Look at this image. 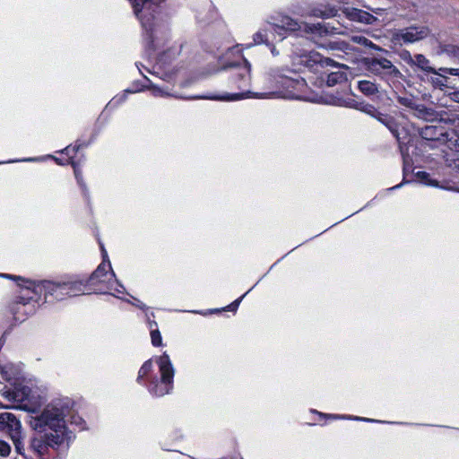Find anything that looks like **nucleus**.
<instances>
[{
	"label": "nucleus",
	"instance_id": "obj_14",
	"mask_svg": "<svg viewBox=\"0 0 459 459\" xmlns=\"http://www.w3.org/2000/svg\"><path fill=\"white\" fill-rule=\"evenodd\" d=\"M403 59L408 65H415L424 72L439 74V73L429 65V60L422 54H416L412 56L408 53V57H404Z\"/></svg>",
	"mask_w": 459,
	"mask_h": 459
},
{
	"label": "nucleus",
	"instance_id": "obj_11",
	"mask_svg": "<svg viewBox=\"0 0 459 459\" xmlns=\"http://www.w3.org/2000/svg\"><path fill=\"white\" fill-rule=\"evenodd\" d=\"M246 65L242 67L234 69L230 76V83L238 89H243L250 82V64L246 60Z\"/></svg>",
	"mask_w": 459,
	"mask_h": 459
},
{
	"label": "nucleus",
	"instance_id": "obj_22",
	"mask_svg": "<svg viewBox=\"0 0 459 459\" xmlns=\"http://www.w3.org/2000/svg\"><path fill=\"white\" fill-rule=\"evenodd\" d=\"M347 81V74L345 72L340 69L335 72H331L327 75L326 83L328 86H334L338 83H342Z\"/></svg>",
	"mask_w": 459,
	"mask_h": 459
},
{
	"label": "nucleus",
	"instance_id": "obj_1",
	"mask_svg": "<svg viewBox=\"0 0 459 459\" xmlns=\"http://www.w3.org/2000/svg\"><path fill=\"white\" fill-rule=\"evenodd\" d=\"M68 413V403L57 401L31 418L30 427L38 433L30 439V446L38 455H47L49 448L56 450L63 446H68L74 440V432L66 425Z\"/></svg>",
	"mask_w": 459,
	"mask_h": 459
},
{
	"label": "nucleus",
	"instance_id": "obj_18",
	"mask_svg": "<svg viewBox=\"0 0 459 459\" xmlns=\"http://www.w3.org/2000/svg\"><path fill=\"white\" fill-rule=\"evenodd\" d=\"M110 268L111 264L109 262H108V264H105L104 262L101 263L87 280L88 283L94 285L98 282L105 281L108 270Z\"/></svg>",
	"mask_w": 459,
	"mask_h": 459
},
{
	"label": "nucleus",
	"instance_id": "obj_43",
	"mask_svg": "<svg viewBox=\"0 0 459 459\" xmlns=\"http://www.w3.org/2000/svg\"><path fill=\"white\" fill-rule=\"evenodd\" d=\"M272 53L273 56H277L279 54L274 48H272Z\"/></svg>",
	"mask_w": 459,
	"mask_h": 459
},
{
	"label": "nucleus",
	"instance_id": "obj_23",
	"mask_svg": "<svg viewBox=\"0 0 459 459\" xmlns=\"http://www.w3.org/2000/svg\"><path fill=\"white\" fill-rule=\"evenodd\" d=\"M397 102L400 105L406 107L413 111L415 110L419 104L412 96H399L397 98Z\"/></svg>",
	"mask_w": 459,
	"mask_h": 459
},
{
	"label": "nucleus",
	"instance_id": "obj_24",
	"mask_svg": "<svg viewBox=\"0 0 459 459\" xmlns=\"http://www.w3.org/2000/svg\"><path fill=\"white\" fill-rule=\"evenodd\" d=\"M353 107L374 117H377V115L378 114V111L376 109V108L370 104L356 103L355 105H353Z\"/></svg>",
	"mask_w": 459,
	"mask_h": 459
},
{
	"label": "nucleus",
	"instance_id": "obj_4",
	"mask_svg": "<svg viewBox=\"0 0 459 459\" xmlns=\"http://www.w3.org/2000/svg\"><path fill=\"white\" fill-rule=\"evenodd\" d=\"M87 280H71L68 281L53 282L45 281L39 288L44 290L46 295L55 296L57 299H62L64 296L75 297L86 292Z\"/></svg>",
	"mask_w": 459,
	"mask_h": 459
},
{
	"label": "nucleus",
	"instance_id": "obj_29",
	"mask_svg": "<svg viewBox=\"0 0 459 459\" xmlns=\"http://www.w3.org/2000/svg\"><path fill=\"white\" fill-rule=\"evenodd\" d=\"M151 338L152 345L158 347L161 345V335L158 329H152L151 331Z\"/></svg>",
	"mask_w": 459,
	"mask_h": 459
},
{
	"label": "nucleus",
	"instance_id": "obj_49",
	"mask_svg": "<svg viewBox=\"0 0 459 459\" xmlns=\"http://www.w3.org/2000/svg\"><path fill=\"white\" fill-rule=\"evenodd\" d=\"M458 102H459V98H458Z\"/></svg>",
	"mask_w": 459,
	"mask_h": 459
},
{
	"label": "nucleus",
	"instance_id": "obj_21",
	"mask_svg": "<svg viewBox=\"0 0 459 459\" xmlns=\"http://www.w3.org/2000/svg\"><path fill=\"white\" fill-rule=\"evenodd\" d=\"M359 90L367 96H372L378 92L377 85L370 81L363 80L358 82Z\"/></svg>",
	"mask_w": 459,
	"mask_h": 459
},
{
	"label": "nucleus",
	"instance_id": "obj_28",
	"mask_svg": "<svg viewBox=\"0 0 459 459\" xmlns=\"http://www.w3.org/2000/svg\"><path fill=\"white\" fill-rule=\"evenodd\" d=\"M70 163L72 164V166L74 167V176L77 179V182L78 184L81 186L82 191L84 192V194L86 195L87 193V189H86V186L85 184L82 182V173L81 171L78 169L77 168V165L75 164V162L71 159V161Z\"/></svg>",
	"mask_w": 459,
	"mask_h": 459
},
{
	"label": "nucleus",
	"instance_id": "obj_2",
	"mask_svg": "<svg viewBox=\"0 0 459 459\" xmlns=\"http://www.w3.org/2000/svg\"><path fill=\"white\" fill-rule=\"evenodd\" d=\"M134 13L141 22L150 46L156 47L169 32L165 25L154 22V13L158 9L157 0H130Z\"/></svg>",
	"mask_w": 459,
	"mask_h": 459
},
{
	"label": "nucleus",
	"instance_id": "obj_19",
	"mask_svg": "<svg viewBox=\"0 0 459 459\" xmlns=\"http://www.w3.org/2000/svg\"><path fill=\"white\" fill-rule=\"evenodd\" d=\"M338 10L334 6L326 5L314 8L312 14L316 17L322 19H328L334 17L337 14Z\"/></svg>",
	"mask_w": 459,
	"mask_h": 459
},
{
	"label": "nucleus",
	"instance_id": "obj_32",
	"mask_svg": "<svg viewBox=\"0 0 459 459\" xmlns=\"http://www.w3.org/2000/svg\"><path fill=\"white\" fill-rule=\"evenodd\" d=\"M150 89L152 90V94L155 97H164V96H168L169 95V93L166 92L164 90H162L161 88L157 87V86H155L153 84H152L150 86Z\"/></svg>",
	"mask_w": 459,
	"mask_h": 459
},
{
	"label": "nucleus",
	"instance_id": "obj_36",
	"mask_svg": "<svg viewBox=\"0 0 459 459\" xmlns=\"http://www.w3.org/2000/svg\"><path fill=\"white\" fill-rule=\"evenodd\" d=\"M439 71H443V73H446L452 75L459 76V68H446V67H441L439 68Z\"/></svg>",
	"mask_w": 459,
	"mask_h": 459
},
{
	"label": "nucleus",
	"instance_id": "obj_46",
	"mask_svg": "<svg viewBox=\"0 0 459 459\" xmlns=\"http://www.w3.org/2000/svg\"><path fill=\"white\" fill-rule=\"evenodd\" d=\"M401 186V184L399 185H396L395 186H394L392 189H394V188H399Z\"/></svg>",
	"mask_w": 459,
	"mask_h": 459
},
{
	"label": "nucleus",
	"instance_id": "obj_42",
	"mask_svg": "<svg viewBox=\"0 0 459 459\" xmlns=\"http://www.w3.org/2000/svg\"><path fill=\"white\" fill-rule=\"evenodd\" d=\"M101 251H102L103 257L105 258L107 256V251L105 250L103 246H101Z\"/></svg>",
	"mask_w": 459,
	"mask_h": 459
},
{
	"label": "nucleus",
	"instance_id": "obj_10",
	"mask_svg": "<svg viewBox=\"0 0 459 459\" xmlns=\"http://www.w3.org/2000/svg\"><path fill=\"white\" fill-rule=\"evenodd\" d=\"M274 22L272 23L274 26L275 31L278 30H283L290 32H294L300 30L302 26L305 27V30H307V24H303L297 20L292 19L288 15H278L273 18Z\"/></svg>",
	"mask_w": 459,
	"mask_h": 459
},
{
	"label": "nucleus",
	"instance_id": "obj_31",
	"mask_svg": "<svg viewBox=\"0 0 459 459\" xmlns=\"http://www.w3.org/2000/svg\"><path fill=\"white\" fill-rule=\"evenodd\" d=\"M354 39H356V41L358 43L362 44V45H364L366 47L380 49V48L377 47L371 40L368 39L365 37H356Z\"/></svg>",
	"mask_w": 459,
	"mask_h": 459
},
{
	"label": "nucleus",
	"instance_id": "obj_12",
	"mask_svg": "<svg viewBox=\"0 0 459 459\" xmlns=\"http://www.w3.org/2000/svg\"><path fill=\"white\" fill-rule=\"evenodd\" d=\"M273 92L268 93H253L251 91H247L245 93H236L232 95H225V96H216V95H202V96H195L192 99L195 100H237L243 99L245 97H255V98H268L271 96Z\"/></svg>",
	"mask_w": 459,
	"mask_h": 459
},
{
	"label": "nucleus",
	"instance_id": "obj_6",
	"mask_svg": "<svg viewBox=\"0 0 459 459\" xmlns=\"http://www.w3.org/2000/svg\"><path fill=\"white\" fill-rule=\"evenodd\" d=\"M363 64L369 73L386 81L402 77L400 70L385 57H365Z\"/></svg>",
	"mask_w": 459,
	"mask_h": 459
},
{
	"label": "nucleus",
	"instance_id": "obj_47",
	"mask_svg": "<svg viewBox=\"0 0 459 459\" xmlns=\"http://www.w3.org/2000/svg\"><path fill=\"white\" fill-rule=\"evenodd\" d=\"M455 165L459 167V160L455 161Z\"/></svg>",
	"mask_w": 459,
	"mask_h": 459
},
{
	"label": "nucleus",
	"instance_id": "obj_37",
	"mask_svg": "<svg viewBox=\"0 0 459 459\" xmlns=\"http://www.w3.org/2000/svg\"><path fill=\"white\" fill-rule=\"evenodd\" d=\"M399 131L401 132V134H402L401 135L402 136H406L407 137L405 143H398L399 145H400V148H401V152H403V145H405V144H407L410 142V136L408 135L407 131H406V129L404 127H402V128L399 127Z\"/></svg>",
	"mask_w": 459,
	"mask_h": 459
},
{
	"label": "nucleus",
	"instance_id": "obj_15",
	"mask_svg": "<svg viewBox=\"0 0 459 459\" xmlns=\"http://www.w3.org/2000/svg\"><path fill=\"white\" fill-rule=\"evenodd\" d=\"M375 117L390 130V132L394 134L398 143H405L407 137L401 135L402 134L399 131V126L392 117L383 115L378 112V114Z\"/></svg>",
	"mask_w": 459,
	"mask_h": 459
},
{
	"label": "nucleus",
	"instance_id": "obj_20",
	"mask_svg": "<svg viewBox=\"0 0 459 459\" xmlns=\"http://www.w3.org/2000/svg\"><path fill=\"white\" fill-rule=\"evenodd\" d=\"M420 135L428 141H435L442 134L440 130L434 126H427L419 131Z\"/></svg>",
	"mask_w": 459,
	"mask_h": 459
},
{
	"label": "nucleus",
	"instance_id": "obj_39",
	"mask_svg": "<svg viewBox=\"0 0 459 459\" xmlns=\"http://www.w3.org/2000/svg\"><path fill=\"white\" fill-rule=\"evenodd\" d=\"M80 149V145L74 146L71 148L70 146H67L63 150V152H65L66 154L70 153V151L72 150L74 152H77Z\"/></svg>",
	"mask_w": 459,
	"mask_h": 459
},
{
	"label": "nucleus",
	"instance_id": "obj_13",
	"mask_svg": "<svg viewBox=\"0 0 459 459\" xmlns=\"http://www.w3.org/2000/svg\"><path fill=\"white\" fill-rule=\"evenodd\" d=\"M30 387L26 385H17L13 390L5 391L3 395L11 402L19 403V407L23 409L24 403L30 394Z\"/></svg>",
	"mask_w": 459,
	"mask_h": 459
},
{
	"label": "nucleus",
	"instance_id": "obj_17",
	"mask_svg": "<svg viewBox=\"0 0 459 459\" xmlns=\"http://www.w3.org/2000/svg\"><path fill=\"white\" fill-rule=\"evenodd\" d=\"M347 16L352 21L359 22L366 24H373L377 21V18L371 13L356 8L349 10L347 13Z\"/></svg>",
	"mask_w": 459,
	"mask_h": 459
},
{
	"label": "nucleus",
	"instance_id": "obj_26",
	"mask_svg": "<svg viewBox=\"0 0 459 459\" xmlns=\"http://www.w3.org/2000/svg\"><path fill=\"white\" fill-rule=\"evenodd\" d=\"M416 178L422 183L428 186H437V181L429 178V174L425 171H418L415 174Z\"/></svg>",
	"mask_w": 459,
	"mask_h": 459
},
{
	"label": "nucleus",
	"instance_id": "obj_5",
	"mask_svg": "<svg viewBox=\"0 0 459 459\" xmlns=\"http://www.w3.org/2000/svg\"><path fill=\"white\" fill-rule=\"evenodd\" d=\"M0 431L8 434L17 454L24 456L23 435L21 421L10 412L0 413Z\"/></svg>",
	"mask_w": 459,
	"mask_h": 459
},
{
	"label": "nucleus",
	"instance_id": "obj_40",
	"mask_svg": "<svg viewBox=\"0 0 459 459\" xmlns=\"http://www.w3.org/2000/svg\"><path fill=\"white\" fill-rule=\"evenodd\" d=\"M26 306V303L24 302H19L16 304V307L14 308L15 310H21L22 307H24Z\"/></svg>",
	"mask_w": 459,
	"mask_h": 459
},
{
	"label": "nucleus",
	"instance_id": "obj_3",
	"mask_svg": "<svg viewBox=\"0 0 459 459\" xmlns=\"http://www.w3.org/2000/svg\"><path fill=\"white\" fill-rule=\"evenodd\" d=\"M159 366L160 379L154 377L149 385V391L151 394L156 396H163L169 394L173 388V378L175 375V369L169 359V356L164 352L157 359Z\"/></svg>",
	"mask_w": 459,
	"mask_h": 459
},
{
	"label": "nucleus",
	"instance_id": "obj_44",
	"mask_svg": "<svg viewBox=\"0 0 459 459\" xmlns=\"http://www.w3.org/2000/svg\"><path fill=\"white\" fill-rule=\"evenodd\" d=\"M382 11H383V9L378 8V9H376L374 12H375L376 13H380V12H382Z\"/></svg>",
	"mask_w": 459,
	"mask_h": 459
},
{
	"label": "nucleus",
	"instance_id": "obj_35",
	"mask_svg": "<svg viewBox=\"0 0 459 459\" xmlns=\"http://www.w3.org/2000/svg\"><path fill=\"white\" fill-rule=\"evenodd\" d=\"M244 298V296H241L239 299H236L234 302H232L231 304H230L227 307H226V310L228 311H235L239 303L241 302L242 299Z\"/></svg>",
	"mask_w": 459,
	"mask_h": 459
},
{
	"label": "nucleus",
	"instance_id": "obj_41",
	"mask_svg": "<svg viewBox=\"0 0 459 459\" xmlns=\"http://www.w3.org/2000/svg\"><path fill=\"white\" fill-rule=\"evenodd\" d=\"M2 277L10 278V279H15L16 276L11 275V274H0Z\"/></svg>",
	"mask_w": 459,
	"mask_h": 459
},
{
	"label": "nucleus",
	"instance_id": "obj_16",
	"mask_svg": "<svg viewBox=\"0 0 459 459\" xmlns=\"http://www.w3.org/2000/svg\"><path fill=\"white\" fill-rule=\"evenodd\" d=\"M45 399L38 394L37 391L30 389V394L28 395L23 410L30 412H36L40 406L44 403Z\"/></svg>",
	"mask_w": 459,
	"mask_h": 459
},
{
	"label": "nucleus",
	"instance_id": "obj_34",
	"mask_svg": "<svg viewBox=\"0 0 459 459\" xmlns=\"http://www.w3.org/2000/svg\"><path fill=\"white\" fill-rule=\"evenodd\" d=\"M327 417L329 418H332V419H346V416H340V415H336V414H329V415H326ZM347 419H354V420H364V421H373V420H370V419H368V418H360V417H347Z\"/></svg>",
	"mask_w": 459,
	"mask_h": 459
},
{
	"label": "nucleus",
	"instance_id": "obj_45",
	"mask_svg": "<svg viewBox=\"0 0 459 459\" xmlns=\"http://www.w3.org/2000/svg\"><path fill=\"white\" fill-rule=\"evenodd\" d=\"M152 325H156V322H151V323H150V326H151V328L152 327Z\"/></svg>",
	"mask_w": 459,
	"mask_h": 459
},
{
	"label": "nucleus",
	"instance_id": "obj_7",
	"mask_svg": "<svg viewBox=\"0 0 459 459\" xmlns=\"http://www.w3.org/2000/svg\"><path fill=\"white\" fill-rule=\"evenodd\" d=\"M430 34L429 27L424 25H412L399 30L395 33L396 40L404 44H411L426 39Z\"/></svg>",
	"mask_w": 459,
	"mask_h": 459
},
{
	"label": "nucleus",
	"instance_id": "obj_30",
	"mask_svg": "<svg viewBox=\"0 0 459 459\" xmlns=\"http://www.w3.org/2000/svg\"><path fill=\"white\" fill-rule=\"evenodd\" d=\"M10 445L4 440H0V456L5 457L10 455Z\"/></svg>",
	"mask_w": 459,
	"mask_h": 459
},
{
	"label": "nucleus",
	"instance_id": "obj_48",
	"mask_svg": "<svg viewBox=\"0 0 459 459\" xmlns=\"http://www.w3.org/2000/svg\"><path fill=\"white\" fill-rule=\"evenodd\" d=\"M437 72L440 73L441 71L438 70ZM438 75H441L442 78H445V75H442L441 74H439Z\"/></svg>",
	"mask_w": 459,
	"mask_h": 459
},
{
	"label": "nucleus",
	"instance_id": "obj_27",
	"mask_svg": "<svg viewBox=\"0 0 459 459\" xmlns=\"http://www.w3.org/2000/svg\"><path fill=\"white\" fill-rule=\"evenodd\" d=\"M70 163L72 164V166L74 167V176L77 179V182L78 184L81 186L82 191L84 192V194L86 195L87 193V189H86V186L85 184L82 182V173L81 171L78 169L77 168V165L75 164V162L71 159V161Z\"/></svg>",
	"mask_w": 459,
	"mask_h": 459
},
{
	"label": "nucleus",
	"instance_id": "obj_9",
	"mask_svg": "<svg viewBox=\"0 0 459 459\" xmlns=\"http://www.w3.org/2000/svg\"><path fill=\"white\" fill-rule=\"evenodd\" d=\"M446 114V113L445 111L436 112L433 108H428L422 104H418L417 108L413 112V115L416 117L426 121L439 120L445 123H454V119L450 117H445Z\"/></svg>",
	"mask_w": 459,
	"mask_h": 459
},
{
	"label": "nucleus",
	"instance_id": "obj_8",
	"mask_svg": "<svg viewBox=\"0 0 459 459\" xmlns=\"http://www.w3.org/2000/svg\"><path fill=\"white\" fill-rule=\"evenodd\" d=\"M299 64L307 67L308 70L319 72V67L334 66L335 62L329 58L324 57L316 51L303 53L299 56Z\"/></svg>",
	"mask_w": 459,
	"mask_h": 459
},
{
	"label": "nucleus",
	"instance_id": "obj_38",
	"mask_svg": "<svg viewBox=\"0 0 459 459\" xmlns=\"http://www.w3.org/2000/svg\"><path fill=\"white\" fill-rule=\"evenodd\" d=\"M132 92H134V91H129V90H126V91H125V93H132ZM125 99H126V94H124L122 97H119L117 99V98L113 99L112 101L114 104H117V103L123 102L125 100Z\"/></svg>",
	"mask_w": 459,
	"mask_h": 459
},
{
	"label": "nucleus",
	"instance_id": "obj_33",
	"mask_svg": "<svg viewBox=\"0 0 459 459\" xmlns=\"http://www.w3.org/2000/svg\"><path fill=\"white\" fill-rule=\"evenodd\" d=\"M254 41L255 44L266 43V35L262 30H259L254 35Z\"/></svg>",
	"mask_w": 459,
	"mask_h": 459
},
{
	"label": "nucleus",
	"instance_id": "obj_25",
	"mask_svg": "<svg viewBox=\"0 0 459 459\" xmlns=\"http://www.w3.org/2000/svg\"><path fill=\"white\" fill-rule=\"evenodd\" d=\"M152 369V362L151 359L149 360H146L143 366L141 367V368L139 369V372H138V377H137V379L136 381L141 384L142 382V379L143 377H145L149 372Z\"/></svg>",
	"mask_w": 459,
	"mask_h": 459
}]
</instances>
